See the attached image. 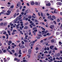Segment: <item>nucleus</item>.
<instances>
[{
	"label": "nucleus",
	"instance_id": "1",
	"mask_svg": "<svg viewBox=\"0 0 62 62\" xmlns=\"http://www.w3.org/2000/svg\"><path fill=\"white\" fill-rule=\"evenodd\" d=\"M32 50H31V49H29L28 50V54H31V51Z\"/></svg>",
	"mask_w": 62,
	"mask_h": 62
},
{
	"label": "nucleus",
	"instance_id": "2",
	"mask_svg": "<svg viewBox=\"0 0 62 62\" xmlns=\"http://www.w3.org/2000/svg\"><path fill=\"white\" fill-rule=\"evenodd\" d=\"M24 46L23 45H22L20 47V48L21 49H23L24 48Z\"/></svg>",
	"mask_w": 62,
	"mask_h": 62
},
{
	"label": "nucleus",
	"instance_id": "3",
	"mask_svg": "<svg viewBox=\"0 0 62 62\" xmlns=\"http://www.w3.org/2000/svg\"><path fill=\"white\" fill-rule=\"evenodd\" d=\"M56 4L57 5H59V6H61V5H62V4L61 2H58Z\"/></svg>",
	"mask_w": 62,
	"mask_h": 62
},
{
	"label": "nucleus",
	"instance_id": "4",
	"mask_svg": "<svg viewBox=\"0 0 62 62\" xmlns=\"http://www.w3.org/2000/svg\"><path fill=\"white\" fill-rule=\"evenodd\" d=\"M33 46V42H31L30 44V46Z\"/></svg>",
	"mask_w": 62,
	"mask_h": 62
},
{
	"label": "nucleus",
	"instance_id": "5",
	"mask_svg": "<svg viewBox=\"0 0 62 62\" xmlns=\"http://www.w3.org/2000/svg\"><path fill=\"white\" fill-rule=\"evenodd\" d=\"M57 11V10L55 9L54 10V13H56V14H57V13H58Z\"/></svg>",
	"mask_w": 62,
	"mask_h": 62
},
{
	"label": "nucleus",
	"instance_id": "6",
	"mask_svg": "<svg viewBox=\"0 0 62 62\" xmlns=\"http://www.w3.org/2000/svg\"><path fill=\"white\" fill-rule=\"evenodd\" d=\"M35 4L36 5H40V3H38L37 2H36L35 3Z\"/></svg>",
	"mask_w": 62,
	"mask_h": 62
},
{
	"label": "nucleus",
	"instance_id": "7",
	"mask_svg": "<svg viewBox=\"0 0 62 62\" xmlns=\"http://www.w3.org/2000/svg\"><path fill=\"white\" fill-rule=\"evenodd\" d=\"M3 32H4L3 33V34H7V32H6V31H3Z\"/></svg>",
	"mask_w": 62,
	"mask_h": 62
},
{
	"label": "nucleus",
	"instance_id": "8",
	"mask_svg": "<svg viewBox=\"0 0 62 62\" xmlns=\"http://www.w3.org/2000/svg\"><path fill=\"white\" fill-rule=\"evenodd\" d=\"M54 46H50V49H52V48H54Z\"/></svg>",
	"mask_w": 62,
	"mask_h": 62
},
{
	"label": "nucleus",
	"instance_id": "9",
	"mask_svg": "<svg viewBox=\"0 0 62 62\" xmlns=\"http://www.w3.org/2000/svg\"><path fill=\"white\" fill-rule=\"evenodd\" d=\"M19 4L18 3H17L16 4V8H19Z\"/></svg>",
	"mask_w": 62,
	"mask_h": 62
},
{
	"label": "nucleus",
	"instance_id": "10",
	"mask_svg": "<svg viewBox=\"0 0 62 62\" xmlns=\"http://www.w3.org/2000/svg\"><path fill=\"white\" fill-rule=\"evenodd\" d=\"M51 16H50L47 17V18L48 19H50L51 18Z\"/></svg>",
	"mask_w": 62,
	"mask_h": 62
},
{
	"label": "nucleus",
	"instance_id": "11",
	"mask_svg": "<svg viewBox=\"0 0 62 62\" xmlns=\"http://www.w3.org/2000/svg\"><path fill=\"white\" fill-rule=\"evenodd\" d=\"M46 6H51V4L50 3H48L47 4H46Z\"/></svg>",
	"mask_w": 62,
	"mask_h": 62
},
{
	"label": "nucleus",
	"instance_id": "12",
	"mask_svg": "<svg viewBox=\"0 0 62 62\" xmlns=\"http://www.w3.org/2000/svg\"><path fill=\"white\" fill-rule=\"evenodd\" d=\"M23 40L25 42H27V40L25 39H24Z\"/></svg>",
	"mask_w": 62,
	"mask_h": 62
},
{
	"label": "nucleus",
	"instance_id": "13",
	"mask_svg": "<svg viewBox=\"0 0 62 62\" xmlns=\"http://www.w3.org/2000/svg\"><path fill=\"white\" fill-rule=\"evenodd\" d=\"M18 54H22V53H21V50H20L19 51Z\"/></svg>",
	"mask_w": 62,
	"mask_h": 62
},
{
	"label": "nucleus",
	"instance_id": "14",
	"mask_svg": "<svg viewBox=\"0 0 62 62\" xmlns=\"http://www.w3.org/2000/svg\"><path fill=\"white\" fill-rule=\"evenodd\" d=\"M25 12L26 13H29V11H28V10H27L25 11Z\"/></svg>",
	"mask_w": 62,
	"mask_h": 62
},
{
	"label": "nucleus",
	"instance_id": "15",
	"mask_svg": "<svg viewBox=\"0 0 62 62\" xmlns=\"http://www.w3.org/2000/svg\"><path fill=\"white\" fill-rule=\"evenodd\" d=\"M20 33L22 35H23V33L22 32V31H20Z\"/></svg>",
	"mask_w": 62,
	"mask_h": 62
},
{
	"label": "nucleus",
	"instance_id": "16",
	"mask_svg": "<svg viewBox=\"0 0 62 62\" xmlns=\"http://www.w3.org/2000/svg\"><path fill=\"white\" fill-rule=\"evenodd\" d=\"M34 2H31V5H34Z\"/></svg>",
	"mask_w": 62,
	"mask_h": 62
},
{
	"label": "nucleus",
	"instance_id": "17",
	"mask_svg": "<svg viewBox=\"0 0 62 62\" xmlns=\"http://www.w3.org/2000/svg\"><path fill=\"white\" fill-rule=\"evenodd\" d=\"M33 33H34V34H33L34 35V36H36V32H35L34 31H33Z\"/></svg>",
	"mask_w": 62,
	"mask_h": 62
},
{
	"label": "nucleus",
	"instance_id": "18",
	"mask_svg": "<svg viewBox=\"0 0 62 62\" xmlns=\"http://www.w3.org/2000/svg\"><path fill=\"white\" fill-rule=\"evenodd\" d=\"M17 21H18L17 19H16L14 21L15 23H17Z\"/></svg>",
	"mask_w": 62,
	"mask_h": 62
},
{
	"label": "nucleus",
	"instance_id": "19",
	"mask_svg": "<svg viewBox=\"0 0 62 62\" xmlns=\"http://www.w3.org/2000/svg\"><path fill=\"white\" fill-rule=\"evenodd\" d=\"M35 21V22H39V21H38V20H37V19H35L34 20Z\"/></svg>",
	"mask_w": 62,
	"mask_h": 62
},
{
	"label": "nucleus",
	"instance_id": "20",
	"mask_svg": "<svg viewBox=\"0 0 62 62\" xmlns=\"http://www.w3.org/2000/svg\"><path fill=\"white\" fill-rule=\"evenodd\" d=\"M52 18L53 19H55L56 17L54 16H52Z\"/></svg>",
	"mask_w": 62,
	"mask_h": 62
},
{
	"label": "nucleus",
	"instance_id": "21",
	"mask_svg": "<svg viewBox=\"0 0 62 62\" xmlns=\"http://www.w3.org/2000/svg\"><path fill=\"white\" fill-rule=\"evenodd\" d=\"M38 36L39 37H40V38H41V35L40 34H38Z\"/></svg>",
	"mask_w": 62,
	"mask_h": 62
},
{
	"label": "nucleus",
	"instance_id": "22",
	"mask_svg": "<svg viewBox=\"0 0 62 62\" xmlns=\"http://www.w3.org/2000/svg\"><path fill=\"white\" fill-rule=\"evenodd\" d=\"M27 28H28V27L27 26H26L24 27V29H27Z\"/></svg>",
	"mask_w": 62,
	"mask_h": 62
},
{
	"label": "nucleus",
	"instance_id": "23",
	"mask_svg": "<svg viewBox=\"0 0 62 62\" xmlns=\"http://www.w3.org/2000/svg\"><path fill=\"white\" fill-rule=\"evenodd\" d=\"M59 45H61L62 44V43L60 41L59 42Z\"/></svg>",
	"mask_w": 62,
	"mask_h": 62
},
{
	"label": "nucleus",
	"instance_id": "24",
	"mask_svg": "<svg viewBox=\"0 0 62 62\" xmlns=\"http://www.w3.org/2000/svg\"><path fill=\"white\" fill-rule=\"evenodd\" d=\"M16 15H17V14H16V13H15L13 16L14 17H16Z\"/></svg>",
	"mask_w": 62,
	"mask_h": 62
},
{
	"label": "nucleus",
	"instance_id": "25",
	"mask_svg": "<svg viewBox=\"0 0 62 62\" xmlns=\"http://www.w3.org/2000/svg\"><path fill=\"white\" fill-rule=\"evenodd\" d=\"M16 19H19V20H20V19H22V17H20V18H19V17H17L16 18Z\"/></svg>",
	"mask_w": 62,
	"mask_h": 62
},
{
	"label": "nucleus",
	"instance_id": "26",
	"mask_svg": "<svg viewBox=\"0 0 62 62\" xmlns=\"http://www.w3.org/2000/svg\"><path fill=\"white\" fill-rule=\"evenodd\" d=\"M41 57V55H39L38 56V58L40 59V58Z\"/></svg>",
	"mask_w": 62,
	"mask_h": 62
},
{
	"label": "nucleus",
	"instance_id": "27",
	"mask_svg": "<svg viewBox=\"0 0 62 62\" xmlns=\"http://www.w3.org/2000/svg\"><path fill=\"white\" fill-rule=\"evenodd\" d=\"M6 50L5 49L3 51V52L4 53H6Z\"/></svg>",
	"mask_w": 62,
	"mask_h": 62
},
{
	"label": "nucleus",
	"instance_id": "28",
	"mask_svg": "<svg viewBox=\"0 0 62 62\" xmlns=\"http://www.w3.org/2000/svg\"><path fill=\"white\" fill-rule=\"evenodd\" d=\"M3 24H4L3 23H1L0 24V25L1 26H2V25H3Z\"/></svg>",
	"mask_w": 62,
	"mask_h": 62
},
{
	"label": "nucleus",
	"instance_id": "29",
	"mask_svg": "<svg viewBox=\"0 0 62 62\" xmlns=\"http://www.w3.org/2000/svg\"><path fill=\"white\" fill-rule=\"evenodd\" d=\"M54 40H51V42H52V43H53V42H54Z\"/></svg>",
	"mask_w": 62,
	"mask_h": 62
},
{
	"label": "nucleus",
	"instance_id": "30",
	"mask_svg": "<svg viewBox=\"0 0 62 62\" xmlns=\"http://www.w3.org/2000/svg\"><path fill=\"white\" fill-rule=\"evenodd\" d=\"M28 18L29 19H31V16H30L28 17Z\"/></svg>",
	"mask_w": 62,
	"mask_h": 62
},
{
	"label": "nucleus",
	"instance_id": "31",
	"mask_svg": "<svg viewBox=\"0 0 62 62\" xmlns=\"http://www.w3.org/2000/svg\"><path fill=\"white\" fill-rule=\"evenodd\" d=\"M53 23H54L55 24H56V22L55 21H53Z\"/></svg>",
	"mask_w": 62,
	"mask_h": 62
},
{
	"label": "nucleus",
	"instance_id": "32",
	"mask_svg": "<svg viewBox=\"0 0 62 62\" xmlns=\"http://www.w3.org/2000/svg\"><path fill=\"white\" fill-rule=\"evenodd\" d=\"M9 43H10V44H11L12 43V42L11 41H8Z\"/></svg>",
	"mask_w": 62,
	"mask_h": 62
},
{
	"label": "nucleus",
	"instance_id": "33",
	"mask_svg": "<svg viewBox=\"0 0 62 62\" xmlns=\"http://www.w3.org/2000/svg\"><path fill=\"white\" fill-rule=\"evenodd\" d=\"M7 12H8V13H11V11H7Z\"/></svg>",
	"mask_w": 62,
	"mask_h": 62
},
{
	"label": "nucleus",
	"instance_id": "34",
	"mask_svg": "<svg viewBox=\"0 0 62 62\" xmlns=\"http://www.w3.org/2000/svg\"><path fill=\"white\" fill-rule=\"evenodd\" d=\"M4 25H7V23H4Z\"/></svg>",
	"mask_w": 62,
	"mask_h": 62
},
{
	"label": "nucleus",
	"instance_id": "35",
	"mask_svg": "<svg viewBox=\"0 0 62 62\" xmlns=\"http://www.w3.org/2000/svg\"><path fill=\"white\" fill-rule=\"evenodd\" d=\"M38 49H39V48H38V47H36V48L35 49V50L36 51H38Z\"/></svg>",
	"mask_w": 62,
	"mask_h": 62
},
{
	"label": "nucleus",
	"instance_id": "36",
	"mask_svg": "<svg viewBox=\"0 0 62 62\" xmlns=\"http://www.w3.org/2000/svg\"><path fill=\"white\" fill-rule=\"evenodd\" d=\"M2 53V51L0 50V54H1Z\"/></svg>",
	"mask_w": 62,
	"mask_h": 62
},
{
	"label": "nucleus",
	"instance_id": "37",
	"mask_svg": "<svg viewBox=\"0 0 62 62\" xmlns=\"http://www.w3.org/2000/svg\"><path fill=\"white\" fill-rule=\"evenodd\" d=\"M22 44H24V42H23V41H22Z\"/></svg>",
	"mask_w": 62,
	"mask_h": 62
},
{
	"label": "nucleus",
	"instance_id": "38",
	"mask_svg": "<svg viewBox=\"0 0 62 62\" xmlns=\"http://www.w3.org/2000/svg\"><path fill=\"white\" fill-rule=\"evenodd\" d=\"M46 53V54H48V51H46L44 52V54H45Z\"/></svg>",
	"mask_w": 62,
	"mask_h": 62
},
{
	"label": "nucleus",
	"instance_id": "39",
	"mask_svg": "<svg viewBox=\"0 0 62 62\" xmlns=\"http://www.w3.org/2000/svg\"><path fill=\"white\" fill-rule=\"evenodd\" d=\"M32 18H36V17H34V16H32Z\"/></svg>",
	"mask_w": 62,
	"mask_h": 62
},
{
	"label": "nucleus",
	"instance_id": "40",
	"mask_svg": "<svg viewBox=\"0 0 62 62\" xmlns=\"http://www.w3.org/2000/svg\"><path fill=\"white\" fill-rule=\"evenodd\" d=\"M52 38H53V36H51V37H50L48 38V39H52Z\"/></svg>",
	"mask_w": 62,
	"mask_h": 62
},
{
	"label": "nucleus",
	"instance_id": "41",
	"mask_svg": "<svg viewBox=\"0 0 62 62\" xmlns=\"http://www.w3.org/2000/svg\"><path fill=\"white\" fill-rule=\"evenodd\" d=\"M57 21L58 22H59L60 21V20L59 19H57Z\"/></svg>",
	"mask_w": 62,
	"mask_h": 62
},
{
	"label": "nucleus",
	"instance_id": "42",
	"mask_svg": "<svg viewBox=\"0 0 62 62\" xmlns=\"http://www.w3.org/2000/svg\"><path fill=\"white\" fill-rule=\"evenodd\" d=\"M16 29H19V27L18 26H16Z\"/></svg>",
	"mask_w": 62,
	"mask_h": 62
},
{
	"label": "nucleus",
	"instance_id": "43",
	"mask_svg": "<svg viewBox=\"0 0 62 62\" xmlns=\"http://www.w3.org/2000/svg\"><path fill=\"white\" fill-rule=\"evenodd\" d=\"M16 31H17L16 30H14L13 31V32H16Z\"/></svg>",
	"mask_w": 62,
	"mask_h": 62
},
{
	"label": "nucleus",
	"instance_id": "44",
	"mask_svg": "<svg viewBox=\"0 0 62 62\" xmlns=\"http://www.w3.org/2000/svg\"><path fill=\"white\" fill-rule=\"evenodd\" d=\"M12 51L13 53H15V51H14V49L12 50Z\"/></svg>",
	"mask_w": 62,
	"mask_h": 62
},
{
	"label": "nucleus",
	"instance_id": "45",
	"mask_svg": "<svg viewBox=\"0 0 62 62\" xmlns=\"http://www.w3.org/2000/svg\"><path fill=\"white\" fill-rule=\"evenodd\" d=\"M48 32V31H46L45 32V34H46V33H47Z\"/></svg>",
	"mask_w": 62,
	"mask_h": 62
},
{
	"label": "nucleus",
	"instance_id": "46",
	"mask_svg": "<svg viewBox=\"0 0 62 62\" xmlns=\"http://www.w3.org/2000/svg\"><path fill=\"white\" fill-rule=\"evenodd\" d=\"M30 26L31 28H32V27H33V26H32L31 24L30 25Z\"/></svg>",
	"mask_w": 62,
	"mask_h": 62
},
{
	"label": "nucleus",
	"instance_id": "47",
	"mask_svg": "<svg viewBox=\"0 0 62 62\" xmlns=\"http://www.w3.org/2000/svg\"><path fill=\"white\" fill-rule=\"evenodd\" d=\"M54 50H57V48L56 47H55L54 48Z\"/></svg>",
	"mask_w": 62,
	"mask_h": 62
},
{
	"label": "nucleus",
	"instance_id": "48",
	"mask_svg": "<svg viewBox=\"0 0 62 62\" xmlns=\"http://www.w3.org/2000/svg\"><path fill=\"white\" fill-rule=\"evenodd\" d=\"M58 56H60V53H59L58 54Z\"/></svg>",
	"mask_w": 62,
	"mask_h": 62
},
{
	"label": "nucleus",
	"instance_id": "49",
	"mask_svg": "<svg viewBox=\"0 0 62 62\" xmlns=\"http://www.w3.org/2000/svg\"><path fill=\"white\" fill-rule=\"evenodd\" d=\"M56 34L57 35H58L59 34V32H56Z\"/></svg>",
	"mask_w": 62,
	"mask_h": 62
},
{
	"label": "nucleus",
	"instance_id": "50",
	"mask_svg": "<svg viewBox=\"0 0 62 62\" xmlns=\"http://www.w3.org/2000/svg\"><path fill=\"white\" fill-rule=\"evenodd\" d=\"M27 56H28V58H30V56H31V55H27Z\"/></svg>",
	"mask_w": 62,
	"mask_h": 62
},
{
	"label": "nucleus",
	"instance_id": "51",
	"mask_svg": "<svg viewBox=\"0 0 62 62\" xmlns=\"http://www.w3.org/2000/svg\"><path fill=\"white\" fill-rule=\"evenodd\" d=\"M22 6H21L20 7V8H19V9H20V10H21V9H22Z\"/></svg>",
	"mask_w": 62,
	"mask_h": 62
},
{
	"label": "nucleus",
	"instance_id": "52",
	"mask_svg": "<svg viewBox=\"0 0 62 62\" xmlns=\"http://www.w3.org/2000/svg\"><path fill=\"white\" fill-rule=\"evenodd\" d=\"M20 30H22V29H22V27L21 26H20Z\"/></svg>",
	"mask_w": 62,
	"mask_h": 62
},
{
	"label": "nucleus",
	"instance_id": "53",
	"mask_svg": "<svg viewBox=\"0 0 62 62\" xmlns=\"http://www.w3.org/2000/svg\"><path fill=\"white\" fill-rule=\"evenodd\" d=\"M35 29H37V28L35 27L33 28V30H35Z\"/></svg>",
	"mask_w": 62,
	"mask_h": 62
},
{
	"label": "nucleus",
	"instance_id": "54",
	"mask_svg": "<svg viewBox=\"0 0 62 62\" xmlns=\"http://www.w3.org/2000/svg\"><path fill=\"white\" fill-rule=\"evenodd\" d=\"M41 16H42V17L43 16V13H41Z\"/></svg>",
	"mask_w": 62,
	"mask_h": 62
},
{
	"label": "nucleus",
	"instance_id": "55",
	"mask_svg": "<svg viewBox=\"0 0 62 62\" xmlns=\"http://www.w3.org/2000/svg\"><path fill=\"white\" fill-rule=\"evenodd\" d=\"M50 61H53V59H51L50 60Z\"/></svg>",
	"mask_w": 62,
	"mask_h": 62
},
{
	"label": "nucleus",
	"instance_id": "56",
	"mask_svg": "<svg viewBox=\"0 0 62 62\" xmlns=\"http://www.w3.org/2000/svg\"><path fill=\"white\" fill-rule=\"evenodd\" d=\"M50 20H52V21H54V19L53 18H51L50 19Z\"/></svg>",
	"mask_w": 62,
	"mask_h": 62
},
{
	"label": "nucleus",
	"instance_id": "57",
	"mask_svg": "<svg viewBox=\"0 0 62 62\" xmlns=\"http://www.w3.org/2000/svg\"><path fill=\"white\" fill-rule=\"evenodd\" d=\"M13 7H14V6H11L10 8H13Z\"/></svg>",
	"mask_w": 62,
	"mask_h": 62
},
{
	"label": "nucleus",
	"instance_id": "58",
	"mask_svg": "<svg viewBox=\"0 0 62 62\" xmlns=\"http://www.w3.org/2000/svg\"><path fill=\"white\" fill-rule=\"evenodd\" d=\"M34 31L35 32H37V31H38V30H34Z\"/></svg>",
	"mask_w": 62,
	"mask_h": 62
},
{
	"label": "nucleus",
	"instance_id": "59",
	"mask_svg": "<svg viewBox=\"0 0 62 62\" xmlns=\"http://www.w3.org/2000/svg\"><path fill=\"white\" fill-rule=\"evenodd\" d=\"M50 49L49 48V47H47V51H48V50H49Z\"/></svg>",
	"mask_w": 62,
	"mask_h": 62
},
{
	"label": "nucleus",
	"instance_id": "60",
	"mask_svg": "<svg viewBox=\"0 0 62 62\" xmlns=\"http://www.w3.org/2000/svg\"><path fill=\"white\" fill-rule=\"evenodd\" d=\"M36 38L38 39H40V37H37Z\"/></svg>",
	"mask_w": 62,
	"mask_h": 62
},
{
	"label": "nucleus",
	"instance_id": "61",
	"mask_svg": "<svg viewBox=\"0 0 62 62\" xmlns=\"http://www.w3.org/2000/svg\"><path fill=\"white\" fill-rule=\"evenodd\" d=\"M28 23H25V25H27V24H28Z\"/></svg>",
	"mask_w": 62,
	"mask_h": 62
},
{
	"label": "nucleus",
	"instance_id": "62",
	"mask_svg": "<svg viewBox=\"0 0 62 62\" xmlns=\"http://www.w3.org/2000/svg\"><path fill=\"white\" fill-rule=\"evenodd\" d=\"M60 59L61 60H62V57H60Z\"/></svg>",
	"mask_w": 62,
	"mask_h": 62
},
{
	"label": "nucleus",
	"instance_id": "63",
	"mask_svg": "<svg viewBox=\"0 0 62 62\" xmlns=\"http://www.w3.org/2000/svg\"><path fill=\"white\" fill-rule=\"evenodd\" d=\"M23 62H26V60H23Z\"/></svg>",
	"mask_w": 62,
	"mask_h": 62
},
{
	"label": "nucleus",
	"instance_id": "64",
	"mask_svg": "<svg viewBox=\"0 0 62 62\" xmlns=\"http://www.w3.org/2000/svg\"><path fill=\"white\" fill-rule=\"evenodd\" d=\"M24 10H25V9H24V8L23 9H22V11H23Z\"/></svg>",
	"mask_w": 62,
	"mask_h": 62
}]
</instances>
